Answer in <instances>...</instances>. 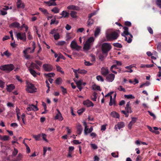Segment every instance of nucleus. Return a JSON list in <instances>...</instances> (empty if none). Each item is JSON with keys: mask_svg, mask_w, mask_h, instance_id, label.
<instances>
[{"mask_svg": "<svg viewBox=\"0 0 161 161\" xmlns=\"http://www.w3.org/2000/svg\"><path fill=\"white\" fill-rule=\"evenodd\" d=\"M119 30L111 31L106 33V37L108 41H113L117 39L119 36Z\"/></svg>", "mask_w": 161, "mask_h": 161, "instance_id": "1", "label": "nucleus"}, {"mask_svg": "<svg viewBox=\"0 0 161 161\" xmlns=\"http://www.w3.org/2000/svg\"><path fill=\"white\" fill-rule=\"evenodd\" d=\"M101 48L103 53L107 54L108 52L111 49L112 47L109 43H104L102 45Z\"/></svg>", "mask_w": 161, "mask_h": 161, "instance_id": "2", "label": "nucleus"}, {"mask_svg": "<svg viewBox=\"0 0 161 161\" xmlns=\"http://www.w3.org/2000/svg\"><path fill=\"white\" fill-rule=\"evenodd\" d=\"M14 68V65L12 64H5L0 66V69L4 71L9 72Z\"/></svg>", "mask_w": 161, "mask_h": 161, "instance_id": "3", "label": "nucleus"}, {"mask_svg": "<svg viewBox=\"0 0 161 161\" xmlns=\"http://www.w3.org/2000/svg\"><path fill=\"white\" fill-rule=\"evenodd\" d=\"M94 40V39L93 37H91L89 38L86 41L84 46L85 49L89 50L90 48L91 43H92Z\"/></svg>", "mask_w": 161, "mask_h": 161, "instance_id": "4", "label": "nucleus"}, {"mask_svg": "<svg viewBox=\"0 0 161 161\" xmlns=\"http://www.w3.org/2000/svg\"><path fill=\"white\" fill-rule=\"evenodd\" d=\"M36 89L34 85L30 83L27 84V87L26 88V90L28 92L33 93L36 91Z\"/></svg>", "mask_w": 161, "mask_h": 161, "instance_id": "5", "label": "nucleus"}, {"mask_svg": "<svg viewBox=\"0 0 161 161\" xmlns=\"http://www.w3.org/2000/svg\"><path fill=\"white\" fill-rule=\"evenodd\" d=\"M16 37L18 40H20L25 42L26 40L25 32H18L16 34Z\"/></svg>", "mask_w": 161, "mask_h": 161, "instance_id": "6", "label": "nucleus"}, {"mask_svg": "<svg viewBox=\"0 0 161 161\" xmlns=\"http://www.w3.org/2000/svg\"><path fill=\"white\" fill-rule=\"evenodd\" d=\"M70 46L72 49H75L77 51L79 50L80 48V47L78 46L76 42L74 41H72L71 42Z\"/></svg>", "mask_w": 161, "mask_h": 161, "instance_id": "7", "label": "nucleus"}, {"mask_svg": "<svg viewBox=\"0 0 161 161\" xmlns=\"http://www.w3.org/2000/svg\"><path fill=\"white\" fill-rule=\"evenodd\" d=\"M42 67L44 70L46 71H51L53 69L52 66L49 64H44L43 65Z\"/></svg>", "mask_w": 161, "mask_h": 161, "instance_id": "8", "label": "nucleus"}, {"mask_svg": "<svg viewBox=\"0 0 161 161\" xmlns=\"http://www.w3.org/2000/svg\"><path fill=\"white\" fill-rule=\"evenodd\" d=\"M101 73L104 76H107L109 73V70L107 67H103L101 68Z\"/></svg>", "mask_w": 161, "mask_h": 161, "instance_id": "9", "label": "nucleus"}, {"mask_svg": "<svg viewBox=\"0 0 161 161\" xmlns=\"http://www.w3.org/2000/svg\"><path fill=\"white\" fill-rule=\"evenodd\" d=\"M67 9L69 10H72L76 11H79L80 10V8L78 6H75L74 5H71L67 7Z\"/></svg>", "mask_w": 161, "mask_h": 161, "instance_id": "10", "label": "nucleus"}, {"mask_svg": "<svg viewBox=\"0 0 161 161\" xmlns=\"http://www.w3.org/2000/svg\"><path fill=\"white\" fill-rule=\"evenodd\" d=\"M106 76V79L109 82H112L114 79L115 75L113 74L108 75Z\"/></svg>", "mask_w": 161, "mask_h": 161, "instance_id": "11", "label": "nucleus"}, {"mask_svg": "<svg viewBox=\"0 0 161 161\" xmlns=\"http://www.w3.org/2000/svg\"><path fill=\"white\" fill-rule=\"evenodd\" d=\"M83 104L87 107H93L94 106L93 103L89 100L84 101L83 102Z\"/></svg>", "mask_w": 161, "mask_h": 161, "instance_id": "12", "label": "nucleus"}, {"mask_svg": "<svg viewBox=\"0 0 161 161\" xmlns=\"http://www.w3.org/2000/svg\"><path fill=\"white\" fill-rule=\"evenodd\" d=\"M20 24L17 22H14L11 23L10 25V27L11 28H19L20 27Z\"/></svg>", "mask_w": 161, "mask_h": 161, "instance_id": "13", "label": "nucleus"}, {"mask_svg": "<svg viewBox=\"0 0 161 161\" xmlns=\"http://www.w3.org/2000/svg\"><path fill=\"white\" fill-rule=\"evenodd\" d=\"M15 88V86L13 84H10L7 85L6 86V90L9 92H11Z\"/></svg>", "mask_w": 161, "mask_h": 161, "instance_id": "14", "label": "nucleus"}, {"mask_svg": "<svg viewBox=\"0 0 161 161\" xmlns=\"http://www.w3.org/2000/svg\"><path fill=\"white\" fill-rule=\"evenodd\" d=\"M57 110L58 111V113L55 116L54 119H58L60 121H62L63 120V118L59 111L58 109H57Z\"/></svg>", "mask_w": 161, "mask_h": 161, "instance_id": "15", "label": "nucleus"}, {"mask_svg": "<svg viewBox=\"0 0 161 161\" xmlns=\"http://www.w3.org/2000/svg\"><path fill=\"white\" fill-rule=\"evenodd\" d=\"M60 14L62 16L60 18L63 17L64 18H67L69 17V14L66 11L64 10Z\"/></svg>", "mask_w": 161, "mask_h": 161, "instance_id": "16", "label": "nucleus"}, {"mask_svg": "<svg viewBox=\"0 0 161 161\" xmlns=\"http://www.w3.org/2000/svg\"><path fill=\"white\" fill-rule=\"evenodd\" d=\"M17 1L16 3L17 7L18 8H24L25 5L24 3H22L21 0H17Z\"/></svg>", "mask_w": 161, "mask_h": 161, "instance_id": "17", "label": "nucleus"}, {"mask_svg": "<svg viewBox=\"0 0 161 161\" xmlns=\"http://www.w3.org/2000/svg\"><path fill=\"white\" fill-rule=\"evenodd\" d=\"M83 128L82 126L80 124H78L77 126V131L78 134L80 135L82 133Z\"/></svg>", "mask_w": 161, "mask_h": 161, "instance_id": "18", "label": "nucleus"}, {"mask_svg": "<svg viewBox=\"0 0 161 161\" xmlns=\"http://www.w3.org/2000/svg\"><path fill=\"white\" fill-rule=\"evenodd\" d=\"M31 47H28L23 51V53L24 54V56L27 59H28L30 58V55L27 54V52L29 51V50H31Z\"/></svg>", "mask_w": 161, "mask_h": 161, "instance_id": "19", "label": "nucleus"}, {"mask_svg": "<svg viewBox=\"0 0 161 161\" xmlns=\"http://www.w3.org/2000/svg\"><path fill=\"white\" fill-rule=\"evenodd\" d=\"M83 125L85 126L84 129V134L85 135H86L88 133V131H89V128L88 126L87 125V123L86 122L84 121L83 122Z\"/></svg>", "mask_w": 161, "mask_h": 161, "instance_id": "20", "label": "nucleus"}, {"mask_svg": "<svg viewBox=\"0 0 161 161\" xmlns=\"http://www.w3.org/2000/svg\"><path fill=\"white\" fill-rule=\"evenodd\" d=\"M31 68L33 69L35 68L39 71H40L41 70L40 67L36 63L32 62L31 64Z\"/></svg>", "mask_w": 161, "mask_h": 161, "instance_id": "21", "label": "nucleus"}, {"mask_svg": "<svg viewBox=\"0 0 161 161\" xmlns=\"http://www.w3.org/2000/svg\"><path fill=\"white\" fill-rule=\"evenodd\" d=\"M45 4H46L48 5V6H56L57 4L55 2H52L51 0H50L49 1H45L44 2Z\"/></svg>", "mask_w": 161, "mask_h": 161, "instance_id": "22", "label": "nucleus"}, {"mask_svg": "<svg viewBox=\"0 0 161 161\" xmlns=\"http://www.w3.org/2000/svg\"><path fill=\"white\" fill-rule=\"evenodd\" d=\"M29 70L31 74L34 77L36 76V72L33 69L30 68Z\"/></svg>", "mask_w": 161, "mask_h": 161, "instance_id": "23", "label": "nucleus"}, {"mask_svg": "<svg viewBox=\"0 0 161 161\" xmlns=\"http://www.w3.org/2000/svg\"><path fill=\"white\" fill-rule=\"evenodd\" d=\"M77 12L74 11H71L69 14L71 17L75 18L77 17Z\"/></svg>", "mask_w": 161, "mask_h": 161, "instance_id": "24", "label": "nucleus"}, {"mask_svg": "<svg viewBox=\"0 0 161 161\" xmlns=\"http://www.w3.org/2000/svg\"><path fill=\"white\" fill-rule=\"evenodd\" d=\"M111 115L114 118H119L120 116L119 114L117 112L113 111L111 113Z\"/></svg>", "mask_w": 161, "mask_h": 161, "instance_id": "25", "label": "nucleus"}, {"mask_svg": "<svg viewBox=\"0 0 161 161\" xmlns=\"http://www.w3.org/2000/svg\"><path fill=\"white\" fill-rule=\"evenodd\" d=\"M147 128L149 130V131L153 133L155 132V130H157L158 129V128L156 127H154L153 128V129L151 127L148 125H147Z\"/></svg>", "mask_w": 161, "mask_h": 161, "instance_id": "26", "label": "nucleus"}, {"mask_svg": "<svg viewBox=\"0 0 161 161\" xmlns=\"http://www.w3.org/2000/svg\"><path fill=\"white\" fill-rule=\"evenodd\" d=\"M125 126V124L124 122H118L117 124V127L119 129L123 128Z\"/></svg>", "mask_w": 161, "mask_h": 161, "instance_id": "27", "label": "nucleus"}, {"mask_svg": "<svg viewBox=\"0 0 161 161\" xmlns=\"http://www.w3.org/2000/svg\"><path fill=\"white\" fill-rule=\"evenodd\" d=\"M117 65L116 64H114L113 65H112L111 68H110V70L113 73H114V74H117V72L114 71V70H113V69H118V68H117Z\"/></svg>", "mask_w": 161, "mask_h": 161, "instance_id": "28", "label": "nucleus"}, {"mask_svg": "<svg viewBox=\"0 0 161 161\" xmlns=\"http://www.w3.org/2000/svg\"><path fill=\"white\" fill-rule=\"evenodd\" d=\"M62 79L61 77L58 78L55 80V82L57 85H60L62 82Z\"/></svg>", "mask_w": 161, "mask_h": 161, "instance_id": "29", "label": "nucleus"}, {"mask_svg": "<svg viewBox=\"0 0 161 161\" xmlns=\"http://www.w3.org/2000/svg\"><path fill=\"white\" fill-rule=\"evenodd\" d=\"M154 66L153 64H142L141 65L140 67L142 68H151L153 67Z\"/></svg>", "mask_w": 161, "mask_h": 161, "instance_id": "30", "label": "nucleus"}, {"mask_svg": "<svg viewBox=\"0 0 161 161\" xmlns=\"http://www.w3.org/2000/svg\"><path fill=\"white\" fill-rule=\"evenodd\" d=\"M123 29L124 30V32L123 33L125 34V35H128V34H129V33L128 32V27L126 26H124L123 27Z\"/></svg>", "mask_w": 161, "mask_h": 161, "instance_id": "31", "label": "nucleus"}, {"mask_svg": "<svg viewBox=\"0 0 161 161\" xmlns=\"http://www.w3.org/2000/svg\"><path fill=\"white\" fill-rule=\"evenodd\" d=\"M41 134H39L37 135H34L33 136V138H34L36 141H40L41 140Z\"/></svg>", "mask_w": 161, "mask_h": 161, "instance_id": "32", "label": "nucleus"}, {"mask_svg": "<svg viewBox=\"0 0 161 161\" xmlns=\"http://www.w3.org/2000/svg\"><path fill=\"white\" fill-rule=\"evenodd\" d=\"M22 158V155L21 153H19L16 159L14 161H20Z\"/></svg>", "mask_w": 161, "mask_h": 161, "instance_id": "33", "label": "nucleus"}, {"mask_svg": "<svg viewBox=\"0 0 161 161\" xmlns=\"http://www.w3.org/2000/svg\"><path fill=\"white\" fill-rule=\"evenodd\" d=\"M94 23V20L93 19L89 18L87 21V26H90Z\"/></svg>", "mask_w": 161, "mask_h": 161, "instance_id": "34", "label": "nucleus"}, {"mask_svg": "<svg viewBox=\"0 0 161 161\" xmlns=\"http://www.w3.org/2000/svg\"><path fill=\"white\" fill-rule=\"evenodd\" d=\"M60 9L57 7H55L53 8L51 11L55 14H57L59 12Z\"/></svg>", "mask_w": 161, "mask_h": 161, "instance_id": "35", "label": "nucleus"}, {"mask_svg": "<svg viewBox=\"0 0 161 161\" xmlns=\"http://www.w3.org/2000/svg\"><path fill=\"white\" fill-rule=\"evenodd\" d=\"M31 110H33L35 111H37L38 110V108L33 104L31 105Z\"/></svg>", "mask_w": 161, "mask_h": 161, "instance_id": "36", "label": "nucleus"}, {"mask_svg": "<svg viewBox=\"0 0 161 161\" xmlns=\"http://www.w3.org/2000/svg\"><path fill=\"white\" fill-rule=\"evenodd\" d=\"M100 31V29L99 27H97L95 31L94 36H98Z\"/></svg>", "mask_w": 161, "mask_h": 161, "instance_id": "37", "label": "nucleus"}, {"mask_svg": "<svg viewBox=\"0 0 161 161\" xmlns=\"http://www.w3.org/2000/svg\"><path fill=\"white\" fill-rule=\"evenodd\" d=\"M121 35L122 36H124L125 37V40L128 43H130L131 42L132 39L130 37H129L128 38V39H127V37L125 36V35H124L123 33H122L121 34Z\"/></svg>", "mask_w": 161, "mask_h": 161, "instance_id": "38", "label": "nucleus"}, {"mask_svg": "<svg viewBox=\"0 0 161 161\" xmlns=\"http://www.w3.org/2000/svg\"><path fill=\"white\" fill-rule=\"evenodd\" d=\"M39 10L44 14H48V13L47 10L42 8H40Z\"/></svg>", "mask_w": 161, "mask_h": 161, "instance_id": "39", "label": "nucleus"}, {"mask_svg": "<svg viewBox=\"0 0 161 161\" xmlns=\"http://www.w3.org/2000/svg\"><path fill=\"white\" fill-rule=\"evenodd\" d=\"M113 45L115 47L121 48L122 47V46L121 44L119 43H114L113 44Z\"/></svg>", "mask_w": 161, "mask_h": 161, "instance_id": "40", "label": "nucleus"}, {"mask_svg": "<svg viewBox=\"0 0 161 161\" xmlns=\"http://www.w3.org/2000/svg\"><path fill=\"white\" fill-rule=\"evenodd\" d=\"M96 79L98 81H100L101 82L104 81V79L103 77L100 75H97L96 76Z\"/></svg>", "mask_w": 161, "mask_h": 161, "instance_id": "41", "label": "nucleus"}, {"mask_svg": "<svg viewBox=\"0 0 161 161\" xmlns=\"http://www.w3.org/2000/svg\"><path fill=\"white\" fill-rule=\"evenodd\" d=\"M124 97L127 98V99H134L135 98V97L134 96H133L132 95H124Z\"/></svg>", "mask_w": 161, "mask_h": 161, "instance_id": "42", "label": "nucleus"}, {"mask_svg": "<svg viewBox=\"0 0 161 161\" xmlns=\"http://www.w3.org/2000/svg\"><path fill=\"white\" fill-rule=\"evenodd\" d=\"M74 81L76 83L77 86H81L82 84V81L81 80L78 81L77 80H75Z\"/></svg>", "mask_w": 161, "mask_h": 161, "instance_id": "43", "label": "nucleus"}, {"mask_svg": "<svg viewBox=\"0 0 161 161\" xmlns=\"http://www.w3.org/2000/svg\"><path fill=\"white\" fill-rule=\"evenodd\" d=\"M87 72V71L84 69H79L78 73L82 74H85Z\"/></svg>", "mask_w": 161, "mask_h": 161, "instance_id": "44", "label": "nucleus"}, {"mask_svg": "<svg viewBox=\"0 0 161 161\" xmlns=\"http://www.w3.org/2000/svg\"><path fill=\"white\" fill-rule=\"evenodd\" d=\"M93 89L94 90H97L101 91L100 86H97L95 85H94L93 86Z\"/></svg>", "mask_w": 161, "mask_h": 161, "instance_id": "45", "label": "nucleus"}, {"mask_svg": "<svg viewBox=\"0 0 161 161\" xmlns=\"http://www.w3.org/2000/svg\"><path fill=\"white\" fill-rule=\"evenodd\" d=\"M54 39L55 40H58L60 38V35L59 33H57L54 35Z\"/></svg>", "mask_w": 161, "mask_h": 161, "instance_id": "46", "label": "nucleus"}, {"mask_svg": "<svg viewBox=\"0 0 161 161\" xmlns=\"http://www.w3.org/2000/svg\"><path fill=\"white\" fill-rule=\"evenodd\" d=\"M61 68L59 66H56V69L57 71L61 72L62 74H64V72L61 70Z\"/></svg>", "mask_w": 161, "mask_h": 161, "instance_id": "47", "label": "nucleus"}, {"mask_svg": "<svg viewBox=\"0 0 161 161\" xmlns=\"http://www.w3.org/2000/svg\"><path fill=\"white\" fill-rule=\"evenodd\" d=\"M97 93L96 92H94L93 94V97L92 98V99L94 101H96V99L97 98Z\"/></svg>", "mask_w": 161, "mask_h": 161, "instance_id": "48", "label": "nucleus"}, {"mask_svg": "<svg viewBox=\"0 0 161 161\" xmlns=\"http://www.w3.org/2000/svg\"><path fill=\"white\" fill-rule=\"evenodd\" d=\"M2 138L1 139V140L3 141H8L9 140V136H2Z\"/></svg>", "mask_w": 161, "mask_h": 161, "instance_id": "49", "label": "nucleus"}, {"mask_svg": "<svg viewBox=\"0 0 161 161\" xmlns=\"http://www.w3.org/2000/svg\"><path fill=\"white\" fill-rule=\"evenodd\" d=\"M32 46L33 47V49L30 52V53H32L34 52L35 48H36V45L34 42H33L32 44Z\"/></svg>", "mask_w": 161, "mask_h": 161, "instance_id": "50", "label": "nucleus"}, {"mask_svg": "<svg viewBox=\"0 0 161 161\" xmlns=\"http://www.w3.org/2000/svg\"><path fill=\"white\" fill-rule=\"evenodd\" d=\"M121 113L124 114L125 115V116L126 117H128L129 115V113L128 111H125L124 110H122L121 111Z\"/></svg>", "mask_w": 161, "mask_h": 161, "instance_id": "51", "label": "nucleus"}, {"mask_svg": "<svg viewBox=\"0 0 161 161\" xmlns=\"http://www.w3.org/2000/svg\"><path fill=\"white\" fill-rule=\"evenodd\" d=\"M55 74L54 73H51L47 74H45V75L46 76H48L49 77H53L55 75Z\"/></svg>", "mask_w": 161, "mask_h": 161, "instance_id": "52", "label": "nucleus"}, {"mask_svg": "<svg viewBox=\"0 0 161 161\" xmlns=\"http://www.w3.org/2000/svg\"><path fill=\"white\" fill-rule=\"evenodd\" d=\"M3 55H5L6 56L8 57L11 55V54L9 52H8V50H7L3 53V54H2V56Z\"/></svg>", "mask_w": 161, "mask_h": 161, "instance_id": "53", "label": "nucleus"}, {"mask_svg": "<svg viewBox=\"0 0 161 161\" xmlns=\"http://www.w3.org/2000/svg\"><path fill=\"white\" fill-rule=\"evenodd\" d=\"M60 88L62 89V91L63 92L64 95H65V94H67V92L66 89L64 88L63 86H61Z\"/></svg>", "mask_w": 161, "mask_h": 161, "instance_id": "54", "label": "nucleus"}, {"mask_svg": "<svg viewBox=\"0 0 161 161\" xmlns=\"http://www.w3.org/2000/svg\"><path fill=\"white\" fill-rule=\"evenodd\" d=\"M156 4L159 8H161V0H157Z\"/></svg>", "mask_w": 161, "mask_h": 161, "instance_id": "55", "label": "nucleus"}, {"mask_svg": "<svg viewBox=\"0 0 161 161\" xmlns=\"http://www.w3.org/2000/svg\"><path fill=\"white\" fill-rule=\"evenodd\" d=\"M65 42L64 41H61L58 42L56 44L57 45L63 46L65 44Z\"/></svg>", "mask_w": 161, "mask_h": 161, "instance_id": "56", "label": "nucleus"}, {"mask_svg": "<svg viewBox=\"0 0 161 161\" xmlns=\"http://www.w3.org/2000/svg\"><path fill=\"white\" fill-rule=\"evenodd\" d=\"M18 150L17 149L15 148H14V150L12 153V155L13 156H14L16 155V154L18 153Z\"/></svg>", "mask_w": 161, "mask_h": 161, "instance_id": "57", "label": "nucleus"}, {"mask_svg": "<svg viewBox=\"0 0 161 161\" xmlns=\"http://www.w3.org/2000/svg\"><path fill=\"white\" fill-rule=\"evenodd\" d=\"M58 32V30L56 29H54L53 30H52L51 32H50V33L51 34H55L57 33Z\"/></svg>", "mask_w": 161, "mask_h": 161, "instance_id": "58", "label": "nucleus"}, {"mask_svg": "<svg viewBox=\"0 0 161 161\" xmlns=\"http://www.w3.org/2000/svg\"><path fill=\"white\" fill-rule=\"evenodd\" d=\"M35 62L39 67L41 66L42 64V62L41 61L36 60L35 61Z\"/></svg>", "mask_w": 161, "mask_h": 161, "instance_id": "59", "label": "nucleus"}, {"mask_svg": "<svg viewBox=\"0 0 161 161\" xmlns=\"http://www.w3.org/2000/svg\"><path fill=\"white\" fill-rule=\"evenodd\" d=\"M41 136L42 137V139L44 141H45L46 142H47L48 140L46 138V135L44 133H42L41 135Z\"/></svg>", "mask_w": 161, "mask_h": 161, "instance_id": "60", "label": "nucleus"}, {"mask_svg": "<svg viewBox=\"0 0 161 161\" xmlns=\"http://www.w3.org/2000/svg\"><path fill=\"white\" fill-rule=\"evenodd\" d=\"M85 110V108H81L79 110H78L77 111L78 113L79 114H81Z\"/></svg>", "mask_w": 161, "mask_h": 161, "instance_id": "61", "label": "nucleus"}, {"mask_svg": "<svg viewBox=\"0 0 161 161\" xmlns=\"http://www.w3.org/2000/svg\"><path fill=\"white\" fill-rule=\"evenodd\" d=\"M117 89L119 91H123L124 92H126L125 89V88H123L121 86H119V87H118Z\"/></svg>", "mask_w": 161, "mask_h": 161, "instance_id": "62", "label": "nucleus"}, {"mask_svg": "<svg viewBox=\"0 0 161 161\" xmlns=\"http://www.w3.org/2000/svg\"><path fill=\"white\" fill-rule=\"evenodd\" d=\"M125 25L126 26H128V27H130L131 25V23L129 21H126L125 22Z\"/></svg>", "mask_w": 161, "mask_h": 161, "instance_id": "63", "label": "nucleus"}, {"mask_svg": "<svg viewBox=\"0 0 161 161\" xmlns=\"http://www.w3.org/2000/svg\"><path fill=\"white\" fill-rule=\"evenodd\" d=\"M157 48L158 50H161V42H159L157 45Z\"/></svg>", "mask_w": 161, "mask_h": 161, "instance_id": "64", "label": "nucleus"}]
</instances>
